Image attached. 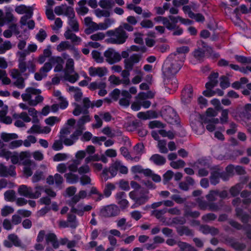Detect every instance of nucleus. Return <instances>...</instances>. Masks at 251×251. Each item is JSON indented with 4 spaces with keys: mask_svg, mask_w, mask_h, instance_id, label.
Instances as JSON below:
<instances>
[{
    "mask_svg": "<svg viewBox=\"0 0 251 251\" xmlns=\"http://www.w3.org/2000/svg\"><path fill=\"white\" fill-rule=\"evenodd\" d=\"M179 56L175 54H170L165 60L163 67V72L165 77L175 76L180 69L182 62L179 61Z\"/></svg>",
    "mask_w": 251,
    "mask_h": 251,
    "instance_id": "f257e3e1",
    "label": "nucleus"
},
{
    "mask_svg": "<svg viewBox=\"0 0 251 251\" xmlns=\"http://www.w3.org/2000/svg\"><path fill=\"white\" fill-rule=\"evenodd\" d=\"M25 93L22 94L21 97L25 101H28L30 106H36L43 101L44 98L40 95L41 90L33 87H28L25 89Z\"/></svg>",
    "mask_w": 251,
    "mask_h": 251,
    "instance_id": "f03ea898",
    "label": "nucleus"
},
{
    "mask_svg": "<svg viewBox=\"0 0 251 251\" xmlns=\"http://www.w3.org/2000/svg\"><path fill=\"white\" fill-rule=\"evenodd\" d=\"M106 34L110 36V38L107 40L108 42L114 44H124L128 38L127 34L121 26L116 28L114 30L107 31Z\"/></svg>",
    "mask_w": 251,
    "mask_h": 251,
    "instance_id": "7ed1b4c3",
    "label": "nucleus"
},
{
    "mask_svg": "<svg viewBox=\"0 0 251 251\" xmlns=\"http://www.w3.org/2000/svg\"><path fill=\"white\" fill-rule=\"evenodd\" d=\"M35 191L33 192L32 188L27 187L25 185H22L19 186L18 192L22 196L29 199H38L39 198L44 190V187L39 185H36L34 188Z\"/></svg>",
    "mask_w": 251,
    "mask_h": 251,
    "instance_id": "20e7f679",
    "label": "nucleus"
},
{
    "mask_svg": "<svg viewBox=\"0 0 251 251\" xmlns=\"http://www.w3.org/2000/svg\"><path fill=\"white\" fill-rule=\"evenodd\" d=\"M19 55L18 59V68L22 72H25L28 70L29 73H33L35 72V64L32 60H29L27 62H25V57L28 54L26 50L23 51H18Z\"/></svg>",
    "mask_w": 251,
    "mask_h": 251,
    "instance_id": "39448f33",
    "label": "nucleus"
},
{
    "mask_svg": "<svg viewBox=\"0 0 251 251\" xmlns=\"http://www.w3.org/2000/svg\"><path fill=\"white\" fill-rule=\"evenodd\" d=\"M129 196L135 202V203L131 206L132 208L144 204L149 199L148 195L136 190L131 191L129 194Z\"/></svg>",
    "mask_w": 251,
    "mask_h": 251,
    "instance_id": "423d86ee",
    "label": "nucleus"
},
{
    "mask_svg": "<svg viewBox=\"0 0 251 251\" xmlns=\"http://www.w3.org/2000/svg\"><path fill=\"white\" fill-rule=\"evenodd\" d=\"M162 115L167 123L172 125L177 123L178 116L171 107L165 106L162 110Z\"/></svg>",
    "mask_w": 251,
    "mask_h": 251,
    "instance_id": "0eeeda50",
    "label": "nucleus"
},
{
    "mask_svg": "<svg viewBox=\"0 0 251 251\" xmlns=\"http://www.w3.org/2000/svg\"><path fill=\"white\" fill-rule=\"evenodd\" d=\"M120 210L115 204H110L102 207L100 211V215L103 217H115L119 215Z\"/></svg>",
    "mask_w": 251,
    "mask_h": 251,
    "instance_id": "6e6552de",
    "label": "nucleus"
},
{
    "mask_svg": "<svg viewBox=\"0 0 251 251\" xmlns=\"http://www.w3.org/2000/svg\"><path fill=\"white\" fill-rule=\"evenodd\" d=\"M83 106L82 107L80 105L74 103V105L75 108L73 111V114L75 116H79L81 113L87 114L89 113L88 108L91 107L92 102L88 98H84L83 99Z\"/></svg>",
    "mask_w": 251,
    "mask_h": 251,
    "instance_id": "1a4fd4ad",
    "label": "nucleus"
},
{
    "mask_svg": "<svg viewBox=\"0 0 251 251\" xmlns=\"http://www.w3.org/2000/svg\"><path fill=\"white\" fill-rule=\"evenodd\" d=\"M106 61L110 64L119 62L121 60V54L112 48H109L104 52Z\"/></svg>",
    "mask_w": 251,
    "mask_h": 251,
    "instance_id": "9d476101",
    "label": "nucleus"
},
{
    "mask_svg": "<svg viewBox=\"0 0 251 251\" xmlns=\"http://www.w3.org/2000/svg\"><path fill=\"white\" fill-rule=\"evenodd\" d=\"M141 58L142 55L139 54L134 53L130 55L128 58L125 59L124 61L125 69L132 70L134 65L139 63Z\"/></svg>",
    "mask_w": 251,
    "mask_h": 251,
    "instance_id": "9b49d317",
    "label": "nucleus"
},
{
    "mask_svg": "<svg viewBox=\"0 0 251 251\" xmlns=\"http://www.w3.org/2000/svg\"><path fill=\"white\" fill-rule=\"evenodd\" d=\"M193 88L190 85L185 86L181 92V100L184 103H189L193 98Z\"/></svg>",
    "mask_w": 251,
    "mask_h": 251,
    "instance_id": "f8f14e48",
    "label": "nucleus"
},
{
    "mask_svg": "<svg viewBox=\"0 0 251 251\" xmlns=\"http://www.w3.org/2000/svg\"><path fill=\"white\" fill-rule=\"evenodd\" d=\"M93 207L90 205H84L83 203L78 204L76 207L71 208V212L77 214L79 216H83L84 212H88L91 211Z\"/></svg>",
    "mask_w": 251,
    "mask_h": 251,
    "instance_id": "ddd939ff",
    "label": "nucleus"
},
{
    "mask_svg": "<svg viewBox=\"0 0 251 251\" xmlns=\"http://www.w3.org/2000/svg\"><path fill=\"white\" fill-rule=\"evenodd\" d=\"M142 122L139 120L128 121L125 123L124 127L128 131L132 132L142 126Z\"/></svg>",
    "mask_w": 251,
    "mask_h": 251,
    "instance_id": "4468645a",
    "label": "nucleus"
},
{
    "mask_svg": "<svg viewBox=\"0 0 251 251\" xmlns=\"http://www.w3.org/2000/svg\"><path fill=\"white\" fill-rule=\"evenodd\" d=\"M15 167L10 165L8 168L2 164H0V176L6 177L8 176H14L16 175Z\"/></svg>",
    "mask_w": 251,
    "mask_h": 251,
    "instance_id": "2eb2a0df",
    "label": "nucleus"
},
{
    "mask_svg": "<svg viewBox=\"0 0 251 251\" xmlns=\"http://www.w3.org/2000/svg\"><path fill=\"white\" fill-rule=\"evenodd\" d=\"M164 83L165 87L169 90L175 91L178 87L177 80L175 76L165 77Z\"/></svg>",
    "mask_w": 251,
    "mask_h": 251,
    "instance_id": "dca6fc26",
    "label": "nucleus"
},
{
    "mask_svg": "<svg viewBox=\"0 0 251 251\" xmlns=\"http://www.w3.org/2000/svg\"><path fill=\"white\" fill-rule=\"evenodd\" d=\"M89 75L91 76H99L101 77L106 75L107 70L105 67H91L89 68Z\"/></svg>",
    "mask_w": 251,
    "mask_h": 251,
    "instance_id": "f3484780",
    "label": "nucleus"
},
{
    "mask_svg": "<svg viewBox=\"0 0 251 251\" xmlns=\"http://www.w3.org/2000/svg\"><path fill=\"white\" fill-rule=\"evenodd\" d=\"M219 73L216 72L212 73L208 76L209 81L205 84L206 89H213L218 84V78Z\"/></svg>",
    "mask_w": 251,
    "mask_h": 251,
    "instance_id": "a211bd4d",
    "label": "nucleus"
},
{
    "mask_svg": "<svg viewBox=\"0 0 251 251\" xmlns=\"http://www.w3.org/2000/svg\"><path fill=\"white\" fill-rule=\"evenodd\" d=\"M116 199L117 203L122 209H125L128 206V201L126 199V194L124 192H120L116 194Z\"/></svg>",
    "mask_w": 251,
    "mask_h": 251,
    "instance_id": "6ab92c4d",
    "label": "nucleus"
},
{
    "mask_svg": "<svg viewBox=\"0 0 251 251\" xmlns=\"http://www.w3.org/2000/svg\"><path fill=\"white\" fill-rule=\"evenodd\" d=\"M17 19L10 12H6L4 17L0 18V26H3L5 24L16 23Z\"/></svg>",
    "mask_w": 251,
    "mask_h": 251,
    "instance_id": "aec40b11",
    "label": "nucleus"
},
{
    "mask_svg": "<svg viewBox=\"0 0 251 251\" xmlns=\"http://www.w3.org/2000/svg\"><path fill=\"white\" fill-rule=\"evenodd\" d=\"M189 51V48L187 46H182L181 47L177 48L176 50L171 54H175L176 56H179L178 59L180 62L184 61L185 58V54L188 52Z\"/></svg>",
    "mask_w": 251,
    "mask_h": 251,
    "instance_id": "412c9836",
    "label": "nucleus"
},
{
    "mask_svg": "<svg viewBox=\"0 0 251 251\" xmlns=\"http://www.w3.org/2000/svg\"><path fill=\"white\" fill-rule=\"evenodd\" d=\"M190 125L192 129L197 134L201 135L204 133L205 131L204 127L201 122L198 121H192Z\"/></svg>",
    "mask_w": 251,
    "mask_h": 251,
    "instance_id": "4be33fe9",
    "label": "nucleus"
},
{
    "mask_svg": "<svg viewBox=\"0 0 251 251\" xmlns=\"http://www.w3.org/2000/svg\"><path fill=\"white\" fill-rule=\"evenodd\" d=\"M50 61L51 64H56V65L54 69L55 72H58L62 71L63 69V64L64 63V61L61 57H51L50 59Z\"/></svg>",
    "mask_w": 251,
    "mask_h": 251,
    "instance_id": "5701e85b",
    "label": "nucleus"
},
{
    "mask_svg": "<svg viewBox=\"0 0 251 251\" xmlns=\"http://www.w3.org/2000/svg\"><path fill=\"white\" fill-rule=\"evenodd\" d=\"M150 160L158 166L163 165L166 162V158L163 156H161L158 154H154L152 155L150 157Z\"/></svg>",
    "mask_w": 251,
    "mask_h": 251,
    "instance_id": "b1692460",
    "label": "nucleus"
},
{
    "mask_svg": "<svg viewBox=\"0 0 251 251\" xmlns=\"http://www.w3.org/2000/svg\"><path fill=\"white\" fill-rule=\"evenodd\" d=\"M235 211L236 216L239 217L244 223H248L251 219V217L248 214L243 213V210L241 208L236 207Z\"/></svg>",
    "mask_w": 251,
    "mask_h": 251,
    "instance_id": "393cba45",
    "label": "nucleus"
},
{
    "mask_svg": "<svg viewBox=\"0 0 251 251\" xmlns=\"http://www.w3.org/2000/svg\"><path fill=\"white\" fill-rule=\"evenodd\" d=\"M176 231L180 236L185 235L186 236H193V232L186 226H181L176 227Z\"/></svg>",
    "mask_w": 251,
    "mask_h": 251,
    "instance_id": "a878e982",
    "label": "nucleus"
},
{
    "mask_svg": "<svg viewBox=\"0 0 251 251\" xmlns=\"http://www.w3.org/2000/svg\"><path fill=\"white\" fill-rule=\"evenodd\" d=\"M64 36L67 39H70L73 43H79L81 41V39L77 37L75 34L72 32L71 30L68 29L64 33Z\"/></svg>",
    "mask_w": 251,
    "mask_h": 251,
    "instance_id": "bb28decb",
    "label": "nucleus"
},
{
    "mask_svg": "<svg viewBox=\"0 0 251 251\" xmlns=\"http://www.w3.org/2000/svg\"><path fill=\"white\" fill-rule=\"evenodd\" d=\"M18 138V136L16 133L2 132L0 134V138L4 142H8L12 140L16 139Z\"/></svg>",
    "mask_w": 251,
    "mask_h": 251,
    "instance_id": "cd10ccee",
    "label": "nucleus"
},
{
    "mask_svg": "<svg viewBox=\"0 0 251 251\" xmlns=\"http://www.w3.org/2000/svg\"><path fill=\"white\" fill-rule=\"evenodd\" d=\"M130 71H131V70L125 69V70L121 71V75L123 77L122 80L123 81V84L125 85H128L130 84V81L129 78Z\"/></svg>",
    "mask_w": 251,
    "mask_h": 251,
    "instance_id": "c85d7f7f",
    "label": "nucleus"
},
{
    "mask_svg": "<svg viewBox=\"0 0 251 251\" xmlns=\"http://www.w3.org/2000/svg\"><path fill=\"white\" fill-rule=\"evenodd\" d=\"M154 20L156 22H162L163 24L170 30H171L174 28L172 27L171 23L167 17L158 16L154 18Z\"/></svg>",
    "mask_w": 251,
    "mask_h": 251,
    "instance_id": "c756f323",
    "label": "nucleus"
},
{
    "mask_svg": "<svg viewBox=\"0 0 251 251\" xmlns=\"http://www.w3.org/2000/svg\"><path fill=\"white\" fill-rule=\"evenodd\" d=\"M193 55L197 60L202 62L205 57V51L199 48L193 52Z\"/></svg>",
    "mask_w": 251,
    "mask_h": 251,
    "instance_id": "7c9ffc66",
    "label": "nucleus"
},
{
    "mask_svg": "<svg viewBox=\"0 0 251 251\" xmlns=\"http://www.w3.org/2000/svg\"><path fill=\"white\" fill-rule=\"evenodd\" d=\"M220 176L219 172L214 171L211 173L209 179L211 184L216 185L220 182Z\"/></svg>",
    "mask_w": 251,
    "mask_h": 251,
    "instance_id": "2f4dec72",
    "label": "nucleus"
},
{
    "mask_svg": "<svg viewBox=\"0 0 251 251\" xmlns=\"http://www.w3.org/2000/svg\"><path fill=\"white\" fill-rule=\"evenodd\" d=\"M25 72H22L20 69H12L10 71V75L13 79H16L19 78L20 77H22V74H24V75L25 76V78L28 77L29 74L30 73H25Z\"/></svg>",
    "mask_w": 251,
    "mask_h": 251,
    "instance_id": "473e14b6",
    "label": "nucleus"
},
{
    "mask_svg": "<svg viewBox=\"0 0 251 251\" xmlns=\"http://www.w3.org/2000/svg\"><path fill=\"white\" fill-rule=\"evenodd\" d=\"M167 212V208H164L160 210H154L151 212V215L154 216L157 219L163 221V220H165L162 216Z\"/></svg>",
    "mask_w": 251,
    "mask_h": 251,
    "instance_id": "72a5a7b5",
    "label": "nucleus"
},
{
    "mask_svg": "<svg viewBox=\"0 0 251 251\" xmlns=\"http://www.w3.org/2000/svg\"><path fill=\"white\" fill-rule=\"evenodd\" d=\"M64 177L66 179V181L70 184L76 183L78 180V176L72 173H69L64 175Z\"/></svg>",
    "mask_w": 251,
    "mask_h": 251,
    "instance_id": "f704fd0d",
    "label": "nucleus"
},
{
    "mask_svg": "<svg viewBox=\"0 0 251 251\" xmlns=\"http://www.w3.org/2000/svg\"><path fill=\"white\" fill-rule=\"evenodd\" d=\"M224 205V201L223 200H220L217 203H210L209 204V209L212 211H218L221 209Z\"/></svg>",
    "mask_w": 251,
    "mask_h": 251,
    "instance_id": "c9c22d12",
    "label": "nucleus"
},
{
    "mask_svg": "<svg viewBox=\"0 0 251 251\" xmlns=\"http://www.w3.org/2000/svg\"><path fill=\"white\" fill-rule=\"evenodd\" d=\"M229 243L231 246L237 251H242L246 248L244 244L236 242L233 239H230Z\"/></svg>",
    "mask_w": 251,
    "mask_h": 251,
    "instance_id": "e433bc0d",
    "label": "nucleus"
},
{
    "mask_svg": "<svg viewBox=\"0 0 251 251\" xmlns=\"http://www.w3.org/2000/svg\"><path fill=\"white\" fill-rule=\"evenodd\" d=\"M193 166H196L198 168L200 167H210V165L208 160L203 158L199 159L196 162L194 163Z\"/></svg>",
    "mask_w": 251,
    "mask_h": 251,
    "instance_id": "4c0bfd02",
    "label": "nucleus"
},
{
    "mask_svg": "<svg viewBox=\"0 0 251 251\" xmlns=\"http://www.w3.org/2000/svg\"><path fill=\"white\" fill-rule=\"evenodd\" d=\"M242 188V184L241 183H237L231 187L229 190V192L233 197H235L239 194V192Z\"/></svg>",
    "mask_w": 251,
    "mask_h": 251,
    "instance_id": "58836bf2",
    "label": "nucleus"
},
{
    "mask_svg": "<svg viewBox=\"0 0 251 251\" xmlns=\"http://www.w3.org/2000/svg\"><path fill=\"white\" fill-rule=\"evenodd\" d=\"M68 223L70 224V227L72 228H75L77 226L76 222V218L75 215L72 214H68L67 217V220Z\"/></svg>",
    "mask_w": 251,
    "mask_h": 251,
    "instance_id": "ea45409f",
    "label": "nucleus"
},
{
    "mask_svg": "<svg viewBox=\"0 0 251 251\" xmlns=\"http://www.w3.org/2000/svg\"><path fill=\"white\" fill-rule=\"evenodd\" d=\"M5 200L7 201H14L16 200L15 192L13 190L6 191L4 194Z\"/></svg>",
    "mask_w": 251,
    "mask_h": 251,
    "instance_id": "a19ab883",
    "label": "nucleus"
},
{
    "mask_svg": "<svg viewBox=\"0 0 251 251\" xmlns=\"http://www.w3.org/2000/svg\"><path fill=\"white\" fill-rule=\"evenodd\" d=\"M8 239L15 246H21V242L17 235L15 234H10L8 236Z\"/></svg>",
    "mask_w": 251,
    "mask_h": 251,
    "instance_id": "79ce46f5",
    "label": "nucleus"
},
{
    "mask_svg": "<svg viewBox=\"0 0 251 251\" xmlns=\"http://www.w3.org/2000/svg\"><path fill=\"white\" fill-rule=\"evenodd\" d=\"M106 86V83L104 82H100L99 83L93 82L90 84L88 88L91 90L93 91L97 89L105 88Z\"/></svg>",
    "mask_w": 251,
    "mask_h": 251,
    "instance_id": "37998d69",
    "label": "nucleus"
},
{
    "mask_svg": "<svg viewBox=\"0 0 251 251\" xmlns=\"http://www.w3.org/2000/svg\"><path fill=\"white\" fill-rule=\"evenodd\" d=\"M115 189V186L111 183H108L106 184L103 190V194L106 197H109L111 195V191Z\"/></svg>",
    "mask_w": 251,
    "mask_h": 251,
    "instance_id": "c03bdc74",
    "label": "nucleus"
},
{
    "mask_svg": "<svg viewBox=\"0 0 251 251\" xmlns=\"http://www.w3.org/2000/svg\"><path fill=\"white\" fill-rule=\"evenodd\" d=\"M200 215V213L198 211H192L189 209H186L184 210V216L186 217H191L193 218H197Z\"/></svg>",
    "mask_w": 251,
    "mask_h": 251,
    "instance_id": "a18cd8bd",
    "label": "nucleus"
},
{
    "mask_svg": "<svg viewBox=\"0 0 251 251\" xmlns=\"http://www.w3.org/2000/svg\"><path fill=\"white\" fill-rule=\"evenodd\" d=\"M218 190H210L205 197L209 201H214L217 200Z\"/></svg>",
    "mask_w": 251,
    "mask_h": 251,
    "instance_id": "49530a36",
    "label": "nucleus"
},
{
    "mask_svg": "<svg viewBox=\"0 0 251 251\" xmlns=\"http://www.w3.org/2000/svg\"><path fill=\"white\" fill-rule=\"evenodd\" d=\"M67 73L72 74L74 72V62L72 58H69L66 64Z\"/></svg>",
    "mask_w": 251,
    "mask_h": 251,
    "instance_id": "de8ad7c7",
    "label": "nucleus"
},
{
    "mask_svg": "<svg viewBox=\"0 0 251 251\" xmlns=\"http://www.w3.org/2000/svg\"><path fill=\"white\" fill-rule=\"evenodd\" d=\"M33 15V11L32 10H28V12H26L25 15L22 16L20 20V24L21 25H26V23H27V21L30 19Z\"/></svg>",
    "mask_w": 251,
    "mask_h": 251,
    "instance_id": "09e8293b",
    "label": "nucleus"
},
{
    "mask_svg": "<svg viewBox=\"0 0 251 251\" xmlns=\"http://www.w3.org/2000/svg\"><path fill=\"white\" fill-rule=\"evenodd\" d=\"M52 68V65L50 61L46 62L44 66L40 69V72L43 74V76H47V73L49 72Z\"/></svg>",
    "mask_w": 251,
    "mask_h": 251,
    "instance_id": "8fccbe9b",
    "label": "nucleus"
},
{
    "mask_svg": "<svg viewBox=\"0 0 251 251\" xmlns=\"http://www.w3.org/2000/svg\"><path fill=\"white\" fill-rule=\"evenodd\" d=\"M68 24L71 27L72 29L74 31H78L79 30V25L75 17L69 19L68 21Z\"/></svg>",
    "mask_w": 251,
    "mask_h": 251,
    "instance_id": "3c124183",
    "label": "nucleus"
},
{
    "mask_svg": "<svg viewBox=\"0 0 251 251\" xmlns=\"http://www.w3.org/2000/svg\"><path fill=\"white\" fill-rule=\"evenodd\" d=\"M91 118L89 115L85 114V115L82 116L77 122V126L79 128H83V125L86 123L90 121Z\"/></svg>",
    "mask_w": 251,
    "mask_h": 251,
    "instance_id": "603ef678",
    "label": "nucleus"
},
{
    "mask_svg": "<svg viewBox=\"0 0 251 251\" xmlns=\"http://www.w3.org/2000/svg\"><path fill=\"white\" fill-rule=\"evenodd\" d=\"M185 165V162L181 159L178 160L176 161H172L170 163V166L175 169H178L183 168Z\"/></svg>",
    "mask_w": 251,
    "mask_h": 251,
    "instance_id": "864d4df0",
    "label": "nucleus"
},
{
    "mask_svg": "<svg viewBox=\"0 0 251 251\" xmlns=\"http://www.w3.org/2000/svg\"><path fill=\"white\" fill-rule=\"evenodd\" d=\"M14 211V208L10 206L5 205L1 210V215L3 217H6Z\"/></svg>",
    "mask_w": 251,
    "mask_h": 251,
    "instance_id": "5fc2aeb1",
    "label": "nucleus"
},
{
    "mask_svg": "<svg viewBox=\"0 0 251 251\" xmlns=\"http://www.w3.org/2000/svg\"><path fill=\"white\" fill-rule=\"evenodd\" d=\"M228 120V110L224 109L222 111L221 116L220 118V123L222 124H226Z\"/></svg>",
    "mask_w": 251,
    "mask_h": 251,
    "instance_id": "6e6d98bb",
    "label": "nucleus"
},
{
    "mask_svg": "<svg viewBox=\"0 0 251 251\" xmlns=\"http://www.w3.org/2000/svg\"><path fill=\"white\" fill-rule=\"evenodd\" d=\"M25 78L23 77H20L16 78V80L13 82V85L19 89H23L25 87Z\"/></svg>",
    "mask_w": 251,
    "mask_h": 251,
    "instance_id": "4d7b16f0",
    "label": "nucleus"
},
{
    "mask_svg": "<svg viewBox=\"0 0 251 251\" xmlns=\"http://www.w3.org/2000/svg\"><path fill=\"white\" fill-rule=\"evenodd\" d=\"M220 85L222 89H226L229 86L230 83L228 80V78L227 76L222 75L220 77Z\"/></svg>",
    "mask_w": 251,
    "mask_h": 251,
    "instance_id": "13d9d810",
    "label": "nucleus"
},
{
    "mask_svg": "<svg viewBox=\"0 0 251 251\" xmlns=\"http://www.w3.org/2000/svg\"><path fill=\"white\" fill-rule=\"evenodd\" d=\"M166 142L165 140H159L158 143V147L159 151L162 153H167L168 151L167 148L166 147Z\"/></svg>",
    "mask_w": 251,
    "mask_h": 251,
    "instance_id": "bf43d9fd",
    "label": "nucleus"
},
{
    "mask_svg": "<svg viewBox=\"0 0 251 251\" xmlns=\"http://www.w3.org/2000/svg\"><path fill=\"white\" fill-rule=\"evenodd\" d=\"M71 47V46L68 41H62L57 46V50L60 51L69 49Z\"/></svg>",
    "mask_w": 251,
    "mask_h": 251,
    "instance_id": "052dcab7",
    "label": "nucleus"
},
{
    "mask_svg": "<svg viewBox=\"0 0 251 251\" xmlns=\"http://www.w3.org/2000/svg\"><path fill=\"white\" fill-rule=\"evenodd\" d=\"M92 55L93 59L98 62L101 63L103 61V58L101 55L100 53L97 50H93L92 52Z\"/></svg>",
    "mask_w": 251,
    "mask_h": 251,
    "instance_id": "680f3d73",
    "label": "nucleus"
},
{
    "mask_svg": "<svg viewBox=\"0 0 251 251\" xmlns=\"http://www.w3.org/2000/svg\"><path fill=\"white\" fill-rule=\"evenodd\" d=\"M199 207L201 210H205L207 207H209V203L206 201L203 200L201 199L198 198L197 200Z\"/></svg>",
    "mask_w": 251,
    "mask_h": 251,
    "instance_id": "e2e57ef3",
    "label": "nucleus"
},
{
    "mask_svg": "<svg viewBox=\"0 0 251 251\" xmlns=\"http://www.w3.org/2000/svg\"><path fill=\"white\" fill-rule=\"evenodd\" d=\"M217 218V216L212 213H209L203 215L201 217L202 220L205 222H208L210 221H214Z\"/></svg>",
    "mask_w": 251,
    "mask_h": 251,
    "instance_id": "0e129e2a",
    "label": "nucleus"
},
{
    "mask_svg": "<svg viewBox=\"0 0 251 251\" xmlns=\"http://www.w3.org/2000/svg\"><path fill=\"white\" fill-rule=\"evenodd\" d=\"M95 13L98 17H108L110 16V12L107 10H101L97 9L95 10Z\"/></svg>",
    "mask_w": 251,
    "mask_h": 251,
    "instance_id": "69168bd1",
    "label": "nucleus"
},
{
    "mask_svg": "<svg viewBox=\"0 0 251 251\" xmlns=\"http://www.w3.org/2000/svg\"><path fill=\"white\" fill-rule=\"evenodd\" d=\"M47 34L43 29H40L39 32L36 34V39L40 42H42L47 37Z\"/></svg>",
    "mask_w": 251,
    "mask_h": 251,
    "instance_id": "338daca9",
    "label": "nucleus"
},
{
    "mask_svg": "<svg viewBox=\"0 0 251 251\" xmlns=\"http://www.w3.org/2000/svg\"><path fill=\"white\" fill-rule=\"evenodd\" d=\"M144 146L142 143L137 144L134 147L133 150L137 155H141L144 152Z\"/></svg>",
    "mask_w": 251,
    "mask_h": 251,
    "instance_id": "774afa93",
    "label": "nucleus"
}]
</instances>
